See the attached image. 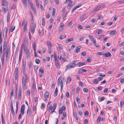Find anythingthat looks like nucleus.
<instances>
[{"instance_id":"f257e3e1","label":"nucleus","mask_w":124,"mask_h":124,"mask_svg":"<svg viewBox=\"0 0 124 124\" xmlns=\"http://www.w3.org/2000/svg\"><path fill=\"white\" fill-rule=\"evenodd\" d=\"M26 64L24 62L22 65V72L24 74V76L22 77V84L23 88L24 90L27 89L26 84L27 83L28 76L27 74L25 72V69Z\"/></svg>"},{"instance_id":"f03ea898","label":"nucleus","mask_w":124,"mask_h":124,"mask_svg":"<svg viewBox=\"0 0 124 124\" xmlns=\"http://www.w3.org/2000/svg\"><path fill=\"white\" fill-rule=\"evenodd\" d=\"M25 109V105L23 104L21 108L20 109V112L21 113H20L19 115L18 119H20L22 118V116L24 114V110Z\"/></svg>"},{"instance_id":"7ed1b4c3","label":"nucleus","mask_w":124,"mask_h":124,"mask_svg":"<svg viewBox=\"0 0 124 124\" xmlns=\"http://www.w3.org/2000/svg\"><path fill=\"white\" fill-rule=\"evenodd\" d=\"M57 104L55 103H54L53 107L52 108V106L50 105L48 107V109L49 111H50V110H51L50 113L51 114H52L54 112L56 109Z\"/></svg>"},{"instance_id":"20e7f679","label":"nucleus","mask_w":124,"mask_h":124,"mask_svg":"<svg viewBox=\"0 0 124 124\" xmlns=\"http://www.w3.org/2000/svg\"><path fill=\"white\" fill-rule=\"evenodd\" d=\"M76 61H73L71 62L68 65L66 66V67L67 69H70L74 68L77 66L76 64Z\"/></svg>"},{"instance_id":"39448f33","label":"nucleus","mask_w":124,"mask_h":124,"mask_svg":"<svg viewBox=\"0 0 124 124\" xmlns=\"http://www.w3.org/2000/svg\"><path fill=\"white\" fill-rule=\"evenodd\" d=\"M36 24L33 23V21H31V32L33 34L34 32L35 29L36 27Z\"/></svg>"},{"instance_id":"423d86ee","label":"nucleus","mask_w":124,"mask_h":124,"mask_svg":"<svg viewBox=\"0 0 124 124\" xmlns=\"http://www.w3.org/2000/svg\"><path fill=\"white\" fill-rule=\"evenodd\" d=\"M60 84L61 86V89L62 90L63 89V84L62 81V77H60L58 78L57 80V85H59Z\"/></svg>"},{"instance_id":"0eeeda50","label":"nucleus","mask_w":124,"mask_h":124,"mask_svg":"<svg viewBox=\"0 0 124 124\" xmlns=\"http://www.w3.org/2000/svg\"><path fill=\"white\" fill-rule=\"evenodd\" d=\"M24 53L26 55V58L28 59L29 58H30L31 54L29 50L27 49V48L26 47L24 49Z\"/></svg>"},{"instance_id":"6e6552de","label":"nucleus","mask_w":124,"mask_h":124,"mask_svg":"<svg viewBox=\"0 0 124 124\" xmlns=\"http://www.w3.org/2000/svg\"><path fill=\"white\" fill-rule=\"evenodd\" d=\"M47 45L48 46V51L49 54L51 53L52 50V47L51 45V43L50 42L48 41L47 42Z\"/></svg>"},{"instance_id":"1a4fd4ad","label":"nucleus","mask_w":124,"mask_h":124,"mask_svg":"<svg viewBox=\"0 0 124 124\" xmlns=\"http://www.w3.org/2000/svg\"><path fill=\"white\" fill-rule=\"evenodd\" d=\"M19 73V69L18 67H16L15 70V79L17 80L18 76V74Z\"/></svg>"},{"instance_id":"9d476101","label":"nucleus","mask_w":124,"mask_h":124,"mask_svg":"<svg viewBox=\"0 0 124 124\" xmlns=\"http://www.w3.org/2000/svg\"><path fill=\"white\" fill-rule=\"evenodd\" d=\"M11 107V113L13 116L14 117L15 115V112L14 110L13 102L12 101H11L10 102Z\"/></svg>"},{"instance_id":"9b49d317","label":"nucleus","mask_w":124,"mask_h":124,"mask_svg":"<svg viewBox=\"0 0 124 124\" xmlns=\"http://www.w3.org/2000/svg\"><path fill=\"white\" fill-rule=\"evenodd\" d=\"M88 37L90 38V39L91 41L94 44V45H95V43H96V42L95 39L90 35H88Z\"/></svg>"},{"instance_id":"f8f14e48","label":"nucleus","mask_w":124,"mask_h":124,"mask_svg":"<svg viewBox=\"0 0 124 124\" xmlns=\"http://www.w3.org/2000/svg\"><path fill=\"white\" fill-rule=\"evenodd\" d=\"M31 7V8L32 9L34 12V14L35 15L36 13V12L35 8V6L33 4H31L29 5Z\"/></svg>"},{"instance_id":"ddd939ff","label":"nucleus","mask_w":124,"mask_h":124,"mask_svg":"<svg viewBox=\"0 0 124 124\" xmlns=\"http://www.w3.org/2000/svg\"><path fill=\"white\" fill-rule=\"evenodd\" d=\"M87 18L85 14H83L80 16L79 18V20L81 21H83Z\"/></svg>"},{"instance_id":"4468645a","label":"nucleus","mask_w":124,"mask_h":124,"mask_svg":"<svg viewBox=\"0 0 124 124\" xmlns=\"http://www.w3.org/2000/svg\"><path fill=\"white\" fill-rule=\"evenodd\" d=\"M72 2L71 0H70L69 1L68 4L67 8L68 9L71 8L73 6L72 5Z\"/></svg>"},{"instance_id":"2eb2a0df","label":"nucleus","mask_w":124,"mask_h":124,"mask_svg":"<svg viewBox=\"0 0 124 124\" xmlns=\"http://www.w3.org/2000/svg\"><path fill=\"white\" fill-rule=\"evenodd\" d=\"M27 113L30 116H31L32 114L31 109L30 107H28L27 110Z\"/></svg>"},{"instance_id":"dca6fc26","label":"nucleus","mask_w":124,"mask_h":124,"mask_svg":"<svg viewBox=\"0 0 124 124\" xmlns=\"http://www.w3.org/2000/svg\"><path fill=\"white\" fill-rule=\"evenodd\" d=\"M49 95V93L48 92H46L45 93L44 96V97L46 100H47V99L48 98V97Z\"/></svg>"},{"instance_id":"f3484780","label":"nucleus","mask_w":124,"mask_h":124,"mask_svg":"<svg viewBox=\"0 0 124 124\" xmlns=\"http://www.w3.org/2000/svg\"><path fill=\"white\" fill-rule=\"evenodd\" d=\"M100 8H101L99 6L94 10L92 11L91 12V13L92 14H94L95 12H97L100 10Z\"/></svg>"},{"instance_id":"a211bd4d","label":"nucleus","mask_w":124,"mask_h":124,"mask_svg":"<svg viewBox=\"0 0 124 124\" xmlns=\"http://www.w3.org/2000/svg\"><path fill=\"white\" fill-rule=\"evenodd\" d=\"M32 79V88L33 90H34L36 89L35 80L34 79H33V78Z\"/></svg>"},{"instance_id":"6ab92c4d","label":"nucleus","mask_w":124,"mask_h":124,"mask_svg":"<svg viewBox=\"0 0 124 124\" xmlns=\"http://www.w3.org/2000/svg\"><path fill=\"white\" fill-rule=\"evenodd\" d=\"M7 43L6 41V40L5 41L3 45V52H5V51H6L7 46Z\"/></svg>"},{"instance_id":"aec40b11","label":"nucleus","mask_w":124,"mask_h":124,"mask_svg":"<svg viewBox=\"0 0 124 124\" xmlns=\"http://www.w3.org/2000/svg\"><path fill=\"white\" fill-rule=\"evenodd\" d=\"M22 55V50H21L20 52L19 55V56L18 63H20Z\"/></svg>"},{"instance_id":"412c9836","label":"nucleus","mask_w":124,"mask_h":124,"mask_svg":"<svg viewBox=\"0 0 124 124\" xmlns=\"http://www.w3.org/2000/svg\"><path fill=\"white\" fill-rule=\"evenodd\" d=\"M10 15L9 13H8L7 14V23L9 22L10 18Z\"/></svg>"},{"instance_id":"4be33fe9","label":"nucleus","mask_w":124,"mask_h":124,"mask_svg":"<svg viewBox=\"0 0 124 124\" xmlns=\"http://www.w3.org/2000/svg\"><path fill=\"white\" fill-rule=\"evenodd\" d=\"M104 55L105 57H110L111 56V53L109 52H108L106 53H104Z\"/></svg>"},{"instance_id":"5701e85b","label":"nucleus","mask_w":124,"mask_h":124,"mask_svg":"<svg viewBox=\"0 0 124 124\" xmlns=\"http://www.w3.org/2000/svg\"><path fill=\"white\" fill-rule=\"evenodd\" d=\"M39 35L40 36H42L44 35V29H42L41 31L40 30L38 31Z\"/></svg>"},{"instance_id":"b1692460","label":"nucleus","mask_w":124,"mask_h":124,"mask_svg":"<svg viewBox=\"0 0 124 124\" xmlns=\"http://www.w3.org/2000/svg\"><path fill=\"white\" fill-rule=\"evenodd\" d=\"M8 3L7 1L5 0H2V5L3 6H6L7 5Z\"/></svg>"},{"instance_id":"393cba45","label":"nucleus","mask_w":124,"mask_h":124,"mask_svg":"<svg viewBox=\"0 0 124 124\" xmlns=\"http://www.w3.org/2000/svg\"><path fill=\"white\" fill-rule=\"evenodd\" d=\"M22 2L25 8L27 7V2L26 0H22Z\"/></svg>"},{"instance_id":"a878e982","label":"nucleus","mask_w":124,"mask_h":124,"mask_svg":"<svg viewBox=\"0 0 124 124\" xmlns=\"http://www.w3.org/2000/svg\"><path fill=\"white\" fill-rule=\"evenodd\" d=\"M14 96V90L12 89L11 90L10 95V100H12L13 96Z\"/></svg>"},{"instance_id":"bb28decb","label":"nucleus","mask_w":124,"mask_h":124,"mask_svg":"<svg viewBox=\"0 0 124 124\" xmlns=\"http://www.w3.org/2000/svg\"><path fill=\"white\" fill-rule=\"evenodd\" d=\"M81 48V46H78L75 52L76 53H78L80 51V49Z\"/></svg>"},{"instance_id":"cd10ccee","label":"nucleus","mask_w":124,"mask_h":124,"mask_svg":"<svg viewBox=\"0 0 124 124\" xmlns=\"http://www.w3.org/2000/svg\"><path fill=\"white\" fill-rule=\"evenodd\" d=\"M85 64V63L82 62H78L77 65V66L79 67H80L84 65Z\"/></svg>"},{"instance_id":"c85d7f7f","label":"nucleus","mask_w":124,"mask_h":124,"mask_svg":"<svg viewBox=\"0 0 124 124\" xmlns=\"http://www.w3.org/2000/svg\"><path fill=\"white\" fill-rule=\"evenodd\" d=\"M71 81V78L70 77H68L67 79V82L68 84H69Z\"/></svg>"},{"instance_id":"c756f323","label":"nucleus","mask_w":124,"mask_h":124,"mask_svg":"<svg viewBox=\"0 0 124 124\" xmlns=\"http://www.w3.org/2000/svg\"><path fill=\"white\" fill-rule=\"evenodd\" d=\"M73 40V38H71L68 39L66 41V43H68L69 42L72 41Z\"/></svg>"},{"instance_id":"7c9ffc66","label":"nucleus","mask_w":124,"mask_h":124,"mask_svg":"<svg viewBox=\"0 0 124 124\" xmlns=\"http://www.w3.org/2000/svg\"><path fill=\"white\" fill-rule=\"evenodd\" d=\"M58 92V90L57 88H56L54 94V97H56L57 95Z\"/></svg>"},{"instance_id":"2f4dec72","label":"nucleus","mask_w":124,"mask_h":124,"mask_svg":"<svg viewBox=\"0 0 124 124\" xmlns=\"http://www.w3.org/2000/svg\"><path fill=\"white\" fill-rule=\"evenodd\" d=\"M1 116L2 118V124H5V123L4 120V118L2 114H1Z\"/></svg>"},{"instance_id":"473e14b6","label":"nucleus","mask_w":124,"mask_h":124,"mask_svg":"<svg viewBox=\"0 0 124 124\" xmlns=\"http://www.w3.org/2000/svg\"><path fill=\"white\" fill-rule=\"evenodd\" d=\"M39 71L40 73L43 74L44 73V70L42 68H40L39 70Z\"/></svg>"},{"instance_id":"72a5a7b5","label":"nucleus","mask_w":124,"mask_h":124,"mask_svg":"<svg viewBox=\"0 0 124 124\" xmlns=\"http://www.w3.org/2000/svg\"><path fill=\"white\" fill-rule=\"evenodd\" d=\"M42 25L43 26H44L45 24V19L44 18H42Z\"/></svg>"},{"instance_id":"f704fd0d","label":"nucleus","mask_w":124,"mask_h":124,"mask_svg":"<svg viewBox=\"0 0 124 124\" xmlns=\"http://www.w3.org/2000/svg\"><path fill=\"white\" fill-rule=\"evenodd\" d=\"M27 23H26L24 25V31H25L27 29Z\"/></svg>"},{"instance_id":"c9c22d12","label":"nucleus","mask_w":124,"mask_h":124,"mask_svg":"<svg viewBox=\"0 0 124 124\" xmlns=\"http://www.w3.org/2000/svg\"><path fill=\"white\" fill-rule=\"evenodd\" d=\"M55 64L56 66L57 67H58L59 65V63L58 62V60L55 61Z\"/></svg>"},{"instance_id":"e433bc0d","label":"nucleus","mask_w":124,"mask_h":124,"mask_svg":"<svg viewBox=\"0 0 124 124\" xmlns=\"http://www.w3.org/2000/svg\"><path fill=\"white\" fill-rule=\"evenodd\" d=\"M99 80L98 79H94L93 81V83L95 84H98Z\"/></svg>"},{"instance_id":"4c0bfd02","label":"nucleus","mask_w":124,"mask_h":124,"mask_svg":"<svg viewBox=\"0 0 124 124\" xmlns=\"http://www.w3.org/2000/svg\"><path fill=\"white\" fill-rule=\"evenodd\" d=\"M35 62L36 64H38L40 63V61L39 59H35Z\"/></svg>"},{"instance_id":"58836bf2","label":"nucleus","mask_w":124,"mask_h":124,"mask_svg":"<svg viewBox=\"0 0 124 124\" xmlns=\"http://www.w3.org/2000/svg\"><path fill=\"white\" fill-rule=\"evenodd\" d=\"M33 48L34 50H36V43L35 42H34L33 43Z\"/></svg>"},{"instance_id":"ea45409f","label":"nucleus","mask_w":124,"mask_h":124,"mask_svg":"<svg viewBox=\"0 0 124 124\" xmlns=\"http://www.w3.org/2000/svg\"><path fill=\"white\" fill-rule=\"evenodd\" d=\"M97 54L99 55H104V53L102 52H98L97 53Z\"/></svg>"},{"instance_id":"a19ab883","label":"nucleus","mask_w":124,"mask_h":124,"mask_svg":"<svg viewBox=\"0 0 124 124\" xmlns=\"http://www.w3.org/2000/svg\"><path fill=\"white\" fill-rule=\"evenodd\" d=\"M22 91L21 88L20 89H19V93H18V96L22 95Z\"/></svg>"},{"instance_id":"79ce46f5","label":"nucleus","mask_w":124,"mask_h":124,"mask_svg":"<svg viewBox=\"0 0 124 124\" xmlns=\"http://www.w3.org/2000/svg\"><path fill=\"white\" fill-rule=\"evenodd\" d=\"M64 26V24H63L62 25H61L59 27V28L60 29L61 31L63 29Z\"/></svg>"},{"instance_id":"37998d69","label":"nucleus","mask_w":124,"mask_h":124,"mask_svg":"<svg viewBox=\"0 0 124 124\" xmlns=\"http://www.w3.org/2000/svg\"><path fill=\"white\" fill-rule=\"evenodd\" d=\"M15 26H12L11 27V29L10 30V31L11 32H12L15 30Z\"/></svg>"},{"instance_id":"c03bdc74","label":"nucleus","mask_w":124,"mask_h":124,"mask_svg":"<svg viewBox=\"0 0 124 124\" xmlns=\"http://www.w3.org/2000/svg\"><path fill=\"white\" fill-rule=\"evenodd\" d=\"M55 13V9L54 8L53 9V12L52 13V15L54 16Z\"/></svg>"},{"instance_id":"a18cd8bd","label":"nucleus","mask_w":124,"mask_h":124,"mask_svg":"<svg viewBox=\"0 0 124 124\" xmlns=\"http://www.w3.org/2000/svg\"><path fill=\"white\" fill-rule=\"evenodd\" d=\"M115 31H112L110 32V34L112 35H113L115 34Z\"/></svg>"},{"instance_id":"49530a36","label":"nucleus","mask_w":124,"mask_h":124,"mask_svg":"<svg viewBox=\"0 0 124 124\" xmlns=\"http://www.w3.org/2000/svg\"><path fill=\"white\" fill-rule=\"evenodd\" d=\"M88 62H91V58L90 57H88L86 60Z\"/></svg>"},{"instance_id":"de8ad7c7","label":"nucleus","mask_w":124,"mask_h":124,"mask_svg":"<svg viewBox=\"0 0 124 124\" xmlns=\"http://www.w3.org/2000/svg\"><path fill=\"white\" fill-rule=\"evenodd\" d=\"M48 2L47 0H44L43 1L44 5L45 6L46 5Z\"/></svg>"},{"instance_id":"09e8293b","label":"nucleus","mask_w":124,"mask_h":124,"mask_svg":"<svg viewBox=\"0 0 124 124\" xmlns=\"http://www.w3.org/2000/svg\"><path fill=\"white\" fill-rule=\"evenodd\" d=\"M2 9H3L4 12L5 13H6L8 10V8H2Z\"/></svg>"},{"instance_id":"8fccbe9b","label":"nucleus","mask_w":124,"mask_h":124,"mask_svg":"<svg viewBox=\"0 0 124 124\" xmlns=\"http://www.w3.org/2000/svg\"><path fill=\"white\" fill-rule=\"evenodd\" d=\"M64 38V35H61L60 37V39L61 40L62 39Z\"/></svg>"},{"instance_id":"3c124183","label":"nucleus","mask_w":124,"mask_h":124,"mask_svg":"<svg viewBox=\"0 0 124 124\" xmlns=\"http://www.w3.org/2000/svg\"><path fill=\"white\" fill-rule=\"evenodd\" d=\"M30 90H28V91H26V94L28 95V96H30Z\"/></svg>"},{"instance_id":"603ef678","label":"nucleus","mask_w":124,"mask_h":124,"mask_svg":"<svg viewBox=\"0 0 124 124\" xmlns=\"http://www.w3.org/2000/svg\"><path fill=\"white\" fill-rule=\"evenodd\" d=\"M98 20H99L100 19H102L103 18V17L101 15H98Z\"/></svg>"},{"instance_id":"864d4df0","label":"nucleus","mask_w":124,"mask_h":124,"mask_svg":"<svg viewBox=\"0 0 124 124\" xmlns=\"http://www.w3.org/2000/svg\"><path fill=\"white\" fill-rule=\"evenodd\" d=\"M99 76H100L104 77L105 76V74H103L101 73H99Z\"/></svg>"},{"instance_id":"5fc2aeb1","label":"nucleus","mask_w":124,"mask_h":124,"mask_svg":"<svg viewBox=\"0 0 124 124\" xmlns=\"http://www.w3.org/2000/svg\"><path fill=\"white\" fill-rule=\"evenodd\" d=\"M76 101L77 103H80V99L79 98H76Z\"/></svg>"},{"instance_id":"6e6d98bb","label":"nucleus","mask_w":124,"mask_h":124,"mask_svg":"<svg viewBox=\"0 0 124 124\" xmlns=\"http://www.w3.org/2000/svg\"><path fill=\"white\" fill-rule=\"evenodd\" d=\"M66 97L67 98H69L70 97V93L68 92H67L66 95Z\"/></svg>"},{"instance_id":"4d7b16f0","label":"nucleus","mask_w":124,"mask_h":124,"mask_svg":"<svg viewBox=\"0 0 124 124\" xmlns=\"http://www.w3.org/2000/svg\"><path fill=\"white\" fill-rule=\"evenodd\" d=\"M36 105H33V111H35L36 110Z\"/></svg>"},{"instance_id":"13d9d810","label":"nucleus","mask_w":124,"mask_h":124,"mask_svg":"<svg viewBox=\"0 0 124 124\" xmlns=\"http://www.w3.org/2000/svg\"><path fill=\"white\" fill-rule=\"evenodd\" d=\"M102 32V31L101 29H99L98 31V34H99L101 33Z\"/></svg>"},{"instance_id":"bf43d9fd","label":"nucleus","mask_w":124,"mask_h":124,"mask_svg":"<svg viewBox=\"0 0 124 124\" xmlns=\"http://www.w3.org/2000/svg\"><path fill=\"white\" fill-rule=\"evenodd\" d=\"M73 114L74 115V117L75 118V117L77 116V112H73Z\"/></svg>"},{"instance_id":"052dcab7","label":"nucleus","mask_w":124,"mask_h":124,"mask_svg":"<svg viewBox=\"0 0 124 124\" xmlns=\"http://www.w3.org/2000/svg\"><path fill=\"white\" fill-rule=\"evenodd\" d=\"M81 6L82 4L81 3H79L76 6L78 8L80 7Z\"/></svg>"},{"instance_id":"680f3d73","label":"nucleus","mask_w":124,"mask_h":124,"mask_svg":"<svg viewBox=\"0 0 124 124\" xmlns=\"http://www.w3.org/2000/svg\"><path fill=\"white\" fill-rule=\"evenodd\" d=\"M4 30L5 31H6V35L7 34V32H8V29L6 27H5L4 28Z\"/></svg>"},{"instance_id":"e2e57ef3","label":"nucleus","mask_w":124,"mask_h":124,"mask_svg":"<svg viewBox=\"0 0 124 124\" xmlns=\"http://www.w3.org/2000/svg\"><path fill=\"white\" fill-rule=\"evenodd\" d=\"M77 8V7H76V6H75L72 9V11H71V12L72 13Z\"/></svg>"},{"instance_id":"0e129e2a","label":"nucleus","mask_w":124,"mask_h":124,"mask_svg":"<svg viewBox=\"0 0 124 124\" xmlns=\"http://www.w3.org/2000/svg\"><path fill=\"white\" fill-rule=\"evenodd\" d=\"M58 47L59 49H62V46L61 45H60L58 44Z\"/></svg>"},{"instance_id":"69168bd1","label":"nucleus","mask_w":124,"mask_h":124,"mask_svg":"<svg viewBox=\"0 0 124 124\" xmlns=\"http://www.w3.org/2000/svg\"><path fill=\"white\" fill-rule=\"evenodd\" d=\"M54 1L55 3L57 5H58L59 3V0H54Z\"/></svg>"},{"instance_id":"338daca9","label":"nucleus","mask_w":124,"mask_h":124,"mask_svg":"<svg viewBox=\"0 0 124 124\" xmlns=\"http://www.w3.org/2000/svg\"><path fill=\"white\" fill-rule=\"evenodd\" d=\"M28 67L29 69H30L31 67V62H30L29 63Z\"/></svg>"},{"instance_id":"774afa93","label":"nucleus","mask_w":124,"mask_h":124,"mask_svg":"<svg viewBox=\"0 0 124 124\" xmlns=\"http://www.w3.org/2000/svg\"><path fill=\"white\" fill-rule=\"evenodd\" d=\"M83 91L84 92L87 93L88 92V90L86 88H84L83 89Z\"/></svg>"}]
</instances>
